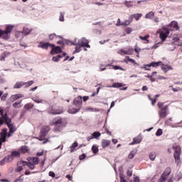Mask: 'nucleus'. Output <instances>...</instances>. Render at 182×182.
Returning a JSON list of instances; mask_svg holds the SVG:
<instances>
[{"label":"nucleus","mask_w":182,"mask_h":182,"mask_svg":"<svg viewBox=\"0 0 182 182\" xmlns=\"http://www.w3.org/2000/svg\"><path fill=\"white\" fill-rule=\"evenodd\" d=\"M32 100H33L35 103H43V100L39 98V97H33Z\"/></svg>","instance_id":"cd10ccee"},{"label":"nucleus","mask_w":182,"mask_h":182,"mask_svg":"<svg viewBox=\"0 0 182 182\" xmlns=\"http://www.w3.org/2000/svg\"><path fill=\"white\" fill-rule=\"evenodd\" d=\"M145 77H149V80H151V82H154V79H153V75H145Z\"/></svg>","instance_id":"864d4df0"},{"label":"nucleus","mask_w":182,"mask_h":182,"mask_svg":"<svg viewBox=\"0 0 182 182\" xmlns=\"http://www.w3.org/2000/svg\"><path fill=\"white\" fill-rule=\"evenodd\" d=\"M125 5L127 8H132V6H133V3L132 1H126Z\"/></svg>","instance_id":"a18cd8bd"},{"label":"nucleus","mask_w":182,"mask_h":182,"mask_svg":"<svg viewBox=\"0 0 182 182\" xmlns=\"http://www.w3.org/2000/svg\"><path fill=\"white\" fill-rule=\"evenodd\" d=\"M134 182H140V178L134 175Z\"/></svg>","instance_id":"bf43d9fd"},{"label":"nucleus","mask_w":182,"mask_h":182,"mask_svg":"<svg viewBox=\"0 0 182 182\" xmlns=\"http://www.w3.org/2000/svg\"><path fill=\"white\" fill-rule=\"evenodd\" d=\"M171 26H173V28H178V29L179 28H178V23L176 22V21H173L171 23Z\"/></svg>","instance_id":"09e8293b"},{"label":"nucleus","mask_w":182,"mask_h":182,"mask_svg":"<svg viewBox=\"0 0 182 182\" xmlns=\"http://www.w3.org/2000/svg\"><path fill=\"white\" fill-rule=\"evenodd\" d=\"M52 125L55 126V132H60L63 129V122H62V118H56L53 119Z\"/></svg>","instance_id":"f03ea898"},{"label":"nucleus","mask_w":182,"mask_h":182,"mask_svg":"<svg viewBox=\"0 0 182 182\" xmlns=\"http://www.w3.org/2000/svg\"><path fill=\"white\" fill-rule=\"evenodd\" d=\"M78 45H80V46H82V48H90V46L89 45V41L85 38L79 40Z\"/></svg>","instance_id":"9d476101"},{"label":"nucleus","mask_w":182,"mask_h":182,"mask_svg":"<svg viewBox=\"0 0 182 182\" xmlns=\"http://www.w3.org/2000/svg\"><path fill=\"white\" fill-rule=\"evenodd\" d=\"M21 97H23V95L21 94H16L14 95H11L10 97V100L11 102H15V100H18V99H21Z\"/></svg>","instance_id":"dca6fc26"},{"label":"nucleus","mask_w":182,"mask_h":182,"mask_svg":"<svg viewBox=\"0 0 182 182\" xmlns=\"http://www.w3.org/2000/svg\"><path fill=\"white\" fill-rule=\"evenodd\" d=\"M120 179H121V182H127L126 179H124V178H123L122 176H121Z\"/></svg>","instance_id":"774afa93"},{"label":"nucleus","mask_w":182,"mask_h":182,"mask_svg":"<svg viewBox=\"0 0 182 182\" xmlns=\"http://www.w3.org/2000/svg\"><path fill=\"white\" fill-rule=\"evenodd\" d=\"M26 85V87H29V86H32V85H33L34 82L33 80L31 81H28V82H25Z\"/></svg>","instance_id":"8fccbe9b"},{"label":"nucleus","mask_w":182,"mask_h":182,"mask_svg":"<svg viewBox=\"0 0 182 182\" xmlns=\"http://www.w3.org/2000/svg\"><path fill=\"white\" fill-rule=\"evenodd\" d=\"M6 58V54L5 53L4 54H1L0 55V60L4 61L5 60V58Z\"/></svg>","instance_id":"3c124183"},{"label":"nucleus","mask_w":182,"mask_h":182,"mask_svg":"<svg viewBox=\"0 0 182 182\" xmlns=\"http://www.w3.org/2000/svg\"><path fill=\"white\" fill-rule=\"evenodd\" d=\"M49 130H50V128L49 127H43L41 129V133L46 136V134L49 133Z\"/></svg>","instance_id":"5701e85b"},{"label":"nucleus","mask_w":182,"mask_h":182,"mask_svg":"<svg viewBox=\"0 0 182 182\" xmlns=\"http://www.w3.org/2000/svg\"><path fill=\"white\" fill-rule=\"evenodd\" d=\"M0 38H1V39H4V41H8V39L11 38V34L5 31L0 29Z\"/></svg>","instance_id":"9b49d317"},{"label":"nucleus","mask_w":182,"mask_h":182,"mask_svg":"<svg viewBox=\"0 0 182 182\" xmlns=\"http://www.w3.org/2000/svg\"><path fill=\"white\" fill-rule=\"evenodd\" d=\"M163 134V129H159L156 133V136H161Z\"/></svg>","instance_id":"de8ad7c7"},{"label":"nucleus","mask_w":182,"mask_h":182,"mask_svg":"<svg viewBox=\"0 0 182 182\" xmlns=\"http://www.w3.org/2000/svg\"><path fill=\"white\" fill-rule=\"evenodd\" d=\"M135 156H136V152L134 151H132L128 155V159H129L130 160H132V159H134Z\"/></svg>","instance_id":"72a5a7b5"},{"label":"nucleus","mask_w":182,"mask_h":182,"mask_svg":"<svg viewBox=\"0 0 182 182\" xmlns=\"http://www.w3.org/2000/svg\"><path fill=\"white\" fill-rule=\"evenodd\" d=\"M92 151L94 154H97L99 153V147L96 145H93L92 147Z\"/></svg>","instance_id":"473e14b6"},{"label":"nucleus","mask_w":182,"mask_h":182,"mask_svg":"<svg viewBox=\"0 0 182 182\" xmlns=\"http://www.w3.org/2000/svg\"><path fill=\"white\" fill-rule=\"evenodd\" d=\"M17 166H18V167H17V168L16 169V171H17L18 173H19V172L22 171V170H23V168H22V166H23V165H18V164H17Z\"/></svg>","instance_id":"c03bdc74"},{"label":"nucleus","mask_w":182,"mask_h":182,"mask_svg":"<svg viewBox=\"0 0 182 182\" xmlns=\"http://www.w3.org/2000/svg\"><path fill=\"white\" fill-rule=\"evenodd\" d=\"M14 28H15L14 26H12V25H6V28L4 30L5 32H7V33H9L11 34V32H12Z\"/></svg>","instance_id":"f3484780"},{"label":"nucleus","mask_w":182,"mask_h":182,"mask_svg":"<svg viewBox=\"0 0 182 182\" xmlns=\"http://www.w3.org/2000/svg\"><path fill=\"white\" fill-rule=\"evenodd\" d=\"M63 56H66V53H64L63 55H58L56 57H53V62H59V59L63 58Z\"/></svg>","instance_id":"a878e982"},{"label":"nucleus","mask_w":182,"mask_h":182,"mask_svg":"<svg viewBox=\"0 0 182 182\" xmlns=\"http://www.w3.org/2000/svg\"><path fill=\"white\" fill-rule=\"evenodd\" d=\"M12 158L10 156H6L3 160L0 161V166H4L6 163H9V161H12Z\"/></svg>","instance_id":"4468645a"},{"label":"nucleus","mask_w":182,"mask_h":182,"mask_svg":"<svg viewBox=\"0 0 182 182\" xmlns=\"http://www.w3.org/2000/svg\"><path fill=\"white\" fill-rule=\"evenodd\" d=\"M140 143H141V137L137 136L134 138L133 142L131 143L130 144H139Z\"/></svg>","instance_id":"412c9836"},{"label":"nucleus","mask_w":182,"mask_h":182,"mask_svg":"<svg viewBox=\"0 0 182 182\" xmlns=\"http://www.w3.org/2000/svg\"><path fill=\"white\" fill-rule=\"evenodd\" d=\"M17 165L18 166H28V168H30V170H33L35 168V164H33L32 162L21 161L18 162Z\"/></svg>","instance_id":"6e6552de"},{"label":"nucleus","mask_w":182,"mask_h":182,"mask_svg":"<svg viewBox=\"0 0 182 182\" xmlns=\"http://www.w3.org/2000/svg\"><path fill=\"white\" fill-rule=\"evenodd\" d=\"M170 174H171V168H170V167H167L159 178V182L167 181V178L168 176H170Z\"/></svg>","instance_id":"20e7f679"},{"label":"nucleus","mask_w":182,"mask_h":182,"mask_svg":"<svg viewBox=\"0 0 182 182\" xmlns=\"http://www.w3.org/2000/svg\"><path fill=\"white\" fill-rule=\"evenodd\" d=\"M19 156H21V154L16 151H14L11 152V156H10V157L11 158V160H14V157H19Z\"/></svg>","instance_id":"c85d7f7f"},{"label":"nucleus","mask_w":182,"mask_h":182,"mask_svg":"<svg viewBox=\"0 0 182 182\" xmlns=\"http://www.w3.org/2000/svg\"><path fill=\"white\" fill-rule=\"evenodd\" d=\"M51 113L53 114H60V113H63V109H58L56 108H54V109H53V111H51Z\"/></svg>","instance_id":"bb28decb"},{"label":"nucleus","mask_w":182,"mask_h":182,"mask_svg":"<svg viewBox=\"0 0 182 182\" xmlns=\"http://www.w3.org/2000/svg\"><path fill=\"white\" fill-rule=\"evenodd\" d=\"M82 96L77 97L76 98H75L73 101L74 106H76V107H77L80 109L82 107Z\"/></svg>","instance_id":"1a4fd4ad"},{"label":"nucleus","mask_w":182,"mask_h":182,"mask_svg":"<svg viewBox=\"0 0 182 182\" xmlns=\"http://www.w3.org/2000/svg\"><path fill=\"white\" fill-rule=\"evenodd\" d=\"M33 104H27L24 106V108L26 109L27 110H29V109H32L33 107Z\"/></svg>","instance_id":"79ce46f5"},{"label":"nucleus","mask_w":182,"mask_h":182,"mask_svg":"<svg viewBox=\"0 0 182 182\" xmlns=\"http://www.w3.org/2000/svg\"><path fill=\"white\" fill-rule=\"evenodd\" d=\"M49 176H50V177L55 178V172H53V171H50V172H49Z\"/></svg>","instance_id":"680f3d73"},{"label":"nucleus","mask_w":182,"mask_h":182,"mask_svg":"<svg viewBox=\"0 0 182 182\" xmlns=\"http://www.w3.org/2000/svg\"><path fill=\"white\" fill-rule=\"evenodd\" d=\"M161 69L166 73L168 72V70H173V67H171V65H164L161 67Z\"/></svg>","instance_id":"a211bd4d"},{"label":"nucleus","mask_w":182,"mask_h":182,"mask_svg":"<svg viewBox=\"0 0 182 182\" xmlns=\"http://www.w3.org/2000/svg\"><path fill=\"white\" fill-rule=\"evenodd\" d=\"M46 135H44V134H42V132H41V135L38 138L41 141L45 140V136Z\"/></svg>","instance_id":"49530a36"},{"label":"nucleus","mask_w":182,"mask_h":182,"mask_svg":"<svg viewBox=\"0 0 182 182\" xmlns=\"http://www.w3.org/2000/svg\"><path fill=\"white\" fill-rule=\"evenodd\" d=\"M122 21H120V18L117 19V23H116V26H122Z\"/></svg>","instance_id":"052dcab7"},{"label":"nucleus","mask_w":182,"mask_h":182,"mask_svg":"<svg viewBox=\"0 0 182 182\" xmlns=\"http://www.w3.org/2000/svg\"><path fill=\"white\" fill-rule=\"evenodd\" d=\"M127 53H127L126 50H121V55H127Z\"/></svg>","instance_id":"338daca9"},{"label":"nucleus","mask_w":182,"mask_h":182,"mask_svg":"<svg viewBox=\"0 0 182 182\" xmlns=\"http://www.w3.org/2000/svg\"><path fill=\"white\" fill-rule=\"evenodd\" d=\"M25 85H26V82H17L14 86V89H21V87H22V86H25Z\"/></svg>","instance_id":"6ab92c4d"},{"label":"nucleus","mask_w":182,"mask_h":182,"mask_svg":"<svg viewBox=\"0 0 182 182\" xmlns=\"http://www.w3.org/2000/svg\"><path fill=\"white\" fill-rule=\"evenodd\" d=\"M159 119H165L168 114V105H165L159 111Z\"/></svg>","instance_id":"39448f33"},{"label":"nucleus","mask_w":182,"mask_h":182,"mask_svg":"<svg viewBox=\"0 0 182 182\" xmlns=\"http://www.w3.org/2000/svg\"><path fill=\"white\" fill-rule=\"evenodd\" d=\"M4 118L5 119L4 123L9 127V131L11 132H16V127H15V125L12 124V119H11V118H9V117H7L6 115L4 117Z\"/></svg>","instance_id":"7ed1b4c3"},{"label":"nucleus","mask_w":182,"mask_h":182,"mask_svg":"<svg viewBox=\"0 0 182 182\" xmlns=\"http://www.w3.org/2000/svg\"><path fill=\"white\" fill-rule=\"evenodd\" d=\"M6 134H8V129H3L1 130V132L0 133V149L2 146V141L3 143L6 141Z\"/></svg>","instance_id":"0eeeda50"},{"label":"nucleus","mask_w":182,"mask_h":182,"mask_svg":"<svg viewBox=\"0 0 182 182\" xmlns=\"http://www.w3.org/2000/svg\"><path fill=\"white\" fill-rule=\"evenodd\" d=\"M123 86H126L125 84H123V83H114L112 85H109L108 86V87H117V88H119V87H123Z\"/></svg>","instance_id":"b1692460"},{"label":"nucleus","mask_w":182,"mask_h":182,"mask_svg":"<svg viewBox=\"0 0 182 182\" xmlns=\"http://www.w3.org/2000/svg\"><path fill=\"white\" fill-rule=\"evenodd\" d=\"M161 63H163L161 61L159 62H152L151 63V65H152L153 68H157V66H160V65H161Z\"/></svg>","instance_id":"4c0bfd02"},{"label":"nucleus","mask_w":182,"mask_h":182,"mask_svg":"<svg viewBox=\"0 0 182 182\" xmlns=\"http://www.w3.org/2000/svg\"><path fill=\"white\" fill-rule=\"evenodd\" d=\"M172 149L175 151L174 157H175L176 161H177L178 160H180V154L181 153V147H180L179 146H173Z\"/></svg>","instance_id":"423d86ee"},{"label":"nucleus","mask_w":182,"mask_h":182,"mask_svg":"<svg viewBox=\"0 0 182 182\" xmlns=\"http://www.w3.org/2000/svg\"><path fill=\"white\" fill-rule=\"evenodd\" d=\"M132 28H127V29H126V32H127V33H128V34H130V33H132Z\"/></svg>","instance_id":"e2e57ef3"},{"label":"nucleus","mask_w":182,"mask_h":182,"mask_svg":"<svg viewBox=\"0 0 182 182\" xmlns=\"http://www.w3.org/2000/svg\"><path fill=\"white\" fill-rule=\"evenodd\" d=\"M30 160H31V163L36 166L37 164H39L40 159L38 157H31V158H30Z\"/></svg>","instance_id":"4be33fe9"},{"label":"nucleus","mask_w":182,"mask_h":182,"mask_svg":"<svg viewBox=\"0 0 182 182\" xmlns=\"http://www.w3.org/2000/svg\"><path fill=\"white\" fill-rule=\"evenodd\" d=\"M141 16H143V14H135L131 16V18H134V19H136V21H139L140 19V18H141Z\"/></svg>","instance_id":"c756f323"},{"label":"nucleus","mask_w":182,"mask_h":182,"mask_svg":"<svg viewBox=\"0 0 182 182\" xmlns=\"http://www.w3.org/2000/svg\"><path fill=\"white\" fill-rule=\"evenodd\" d=\"M127 177H132V176H133V171L128 170L127 172Z\"/></svg>","instance_id":"4d7b16f0"},{"label":"nucleus","mask_w":182,"mask_h":182,"mask_svg":"<svg viewBox=\"0 0 182 182\" xmlns=\"http://www.w3.org/2000/svg\"><path fill=\"white\" fill-rule=\"evenodd\" d=\"M6 115L8 117V114L7 113L4 114V108L0 107V116H1V117H0V126L1 124H4V122H5V119L4 117H5Z\"/></svg>","instance_id":"f8f14e48"},{"label":"nucleus","mask_w":182,"mask_h":182,"mask_svg":"<svg viewBox=\"0 0 182 182\" xmlns=\"http://www.w3.org/2000/svg\"><path fill=\"white\" fill-rule=\"evenodd\" d=\"M55 36H56V34H55V33L50 34V35L49 36V38H50V40H52V39H53V38H55Z\"/></svg>","instance_id":"69168bd1"},{"label":"nucleus","mask_w":182,"mask_h":182,"mask_svg":"<svg viewBox=\"0 0 182 182\" xmlns=\"http://www.w3.org/2000/svg\"><path fill=\"white\" fill-rule=\"evenodd\" d=\"M157 106H158V107L159 108V109H163V106H164V102H158V105H157Z\"/></svg>","instance_id":"6e6d98bb"},{"label":"nucleus","mask_w":182,"mask_h":182,"mask_svg":"<svg viewBox=\"0 0 182 182\" xmlns=\"http://www.w3.org/2000/svg\"><path fill=\"white\" fill-rule=\"evenodd\" d=\"M110 144V140H107V139H102V149H105L106 147H107V146H109Z\"/></svg>","instance_id":"aec40b11"},{"label":"nucleus","mask_w":182,"mask_h":182,"mask_svg":"<svg viewBox=\"0 0 182 182\" xmlns=\"http://www.w3.org/2000/svg\"><path fill=\"white\" fill-rule=\"evenodd\" d=\"M21 103H22V100H21L20 102H15L13 104V107L15 108V109H19V107H22V106H21Z\"/></svg>","instance_id":"f704fd0d"},{"label":"nucleus","mask_w":182,"mask_h":182,"mask_svg":"<svg viewBox=\"0 0 182 182\" xmlns=\"http://www.w3.org/2000/svg\"><path fill=\"white\" fill-rule=\"evenodd\" d=\"M86 110L90 111V112H97L96 109L91 108V107L87 108Z\"/></svg>","instance_id":"0e129e2a"},{"label":"nucleus","mask_w":182,"mask_h":182,"mask_svg":"<svg viewBox=\"0 0 182 182\" xmlns=\"http://www.w3.org/2000/svg\"><path fill=\"white\" fill-rule=\"evenodd\" d=\"M62 53V50L60 49V47L59 46H53V48L51 50V54L55 55L58 53Z\"/></svg>","instance_id":"2eb2a0df"},{"label":"nucleus","mask_w":182,"mask_h":182,"mask_svg":"<svg viewBox=\"0 0 182 182\" xmlns=\"http://www.w3.org/2000/svg\"><path fill=\"white\" fill-rule=\"evenodd\" d=\"M49 46H55V45L50 44L49 43H40L38 46V48H41L42 49H48Z\"/></svg>","instance_id":"ddd939ff"},{"label":"nucleus","mask_w":182,"mask_h":182,"mask_svg":"<svg viewBox=\"0 0 182 182\" xmlns=\"http://www.w3.org/2000/svg\"><path fill=\"white\" fill-rule=\"evenodd\" d=\"M122 25L124 26H127V25H130V21H129L128 20H126L125 21L122 23Z\"/></svg>","instance_id":"5fc2aeb1"},{"label":"nucleus","mask_w":182,"mask_h":182,"mask_svg":"<svg viewBox=\"0 0 182 182\" xmlns=\"http://www.w3.org/2000/svg\"><path fill=\"white\" fill-rule=\"evenodd\" d=\"M148 38H150V36L149 35H146L145 36H139V39H141V41H145L147 43H149V40L147 39Z\"/></svg>","instance_id":"c9c22d12"},{"label":"nucleus","mask_w":182,"mask_h":182,"mask_svg":"<svg viewBox=\"0 0 182 182\" xmlns=\"http://www.w3.org/2000/svg\"><path fill=\"white\" fill-rule=\"evenodd\" d=\"M149 159L151 161H154V160H156V154H150Z\"/></svg>","instance_id":"37998d69"},{"label":"nucleus","mask_w":182,"mask_h":182,"mask_svg":"<svg viewBox=\"0 0 182 182\" xmlns=\"http://www.w3.org/2000/svg\"><path fill=\"white\" fill-rule=\"evenodd\" d=\"M153 16H154V12H153V11H150L145 15L146 19H151V18H153Z\"/></svg>","instance_id":"2f4dec72"},{"label":"nucleus","mask_w":182,"mask_h":182,"mask_svg":"<svg viewBox=\"0 0 182 182\" xmlns=\"http://www.w3.org/2000/svg\"><path fill=\"white\" fill-rule=\"evenodd\" d=\"M21 153H23V154H25V153H27L28 152V146H21Z\"/></svg>","instance_id":"ea45409f"},{"label":"nucleus","mask_w":182,"mask_h":182,"mask_svg":"<svg viewBox=\"0 0 182 182\" xmlns=\"http://www.w3.org/2000/svg\"><path fill=\"white\" fill-rule=\"evenodd\" d=\"M156 33H160L159 38L160 39H161V41H163V42H164L167 36L170 35V31L167 29L166 27H164L162 30L161 29L158 30Z\"/></svg>","instance_id":"f257e3e1"},{"label":"nucleus","mask_w":182,"mask_h":182,"mask_svg":"<svg viewBox=\"0 0 182 182\" xmlns=\"http://www.w3.org/2000/svg\"><path fill=\"white\" fill-rule=\"evenodd\" d=\"M79 52H80V45L75 47V50L74 51V53H77Z\"/></svg>","instance_id":"603ef678"},{"label":"nucleus","mask_w":182,"mask_h":182,"mask_svg":"<svg viewBox=\"0 0 182 182\" xmlns=\"http://www.w3.org/2000/svg\"><path fill=\"white\" fill-rule=\"evenodd\" d=\"M32 28H28V27H24L23 30V33H24V35H29L30 33L31 32Z\"/></svg>","instance_id":"7c9ffc66"},{"label":"nucleus","mask_w":182,"mask_h":182,"mask_svg":"<svg viewBox=\"0 0 182 182\" xmlns=\"http://www.w3.org/2000/svg\"><path fill=\"white\" fill-rule=\"evenodd\" d=\"M65 13H60V17H59V21H60V22H63L65 21Z\"/></svg>","instance_id":"a19ab883"},{"label":"nucleus","mask_w":182,"mask_h":182,"mask_svg":"<svg viewBox=\"0 0 182 182\" xmlns=\"http://www.w3.org/2000/svg\"><path fill=\"white\" fill-rule=\"evenodd\" d=\"M77 146H78V144H77V142H76V141L73 144V145L70 146L71 153H73V151H75V149H76V147H77Z\"/></svg>","instance_id":"e433bc0d"},{"label":"nucleus","mask_w":182,"mask_h":182,"mask_svg":"<svg viewBox=\"0 0 182 182\" xmlns=\"http://www.w3.org/2000/svg\"><path fill=\"white\" fill-rule=\"evenodd\" d=\"M80 110V108H70L68 109V113H70L71 114H75V113H77Z\"/></svg>","instance_id":"393cba45"},{"label":"nucleus","mask_w":182,"mask_h":182,"mask_svg":"<svg viewBox=\"0 0 182 182\" xmlns=\"http://www.w3.org/2000/svg\"><path fill=\"white\" fill-rule=\"evenodd\" d=\"M133 48L127 50V55H133Z\"/></svg>","instance_id":"13d9d810"},{"label":"nucleus","mask_w":182,"mask_h":182,"mask_svg":"<svg viewBox=\"0 0 182 182\" xmlns=\"http://www.w3.org/2000/svg\"><path fill=\"white\" fill-rule=\"evenodd\" d=\"M102 136V134L99 132H95L92 134L93 139H97V137H100Z\"/></svg>","instance_id":"58836bf2"}]
</instances>
